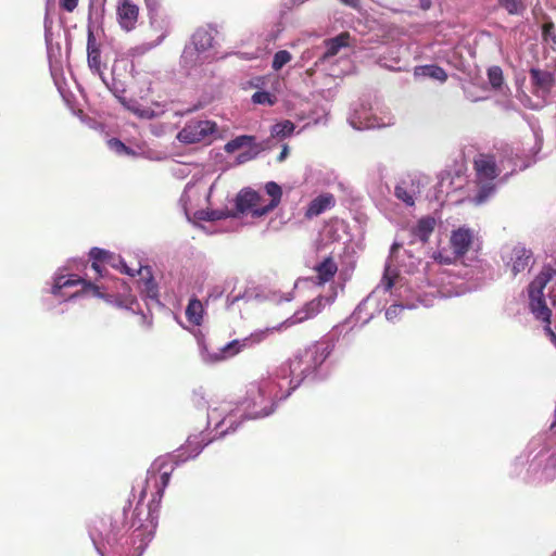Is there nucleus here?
Returning <instances> with one entry per match:
<instances>
[{
    "label": "nucleus",
    "mask_w": 556,
    "mask_h": 556,
    "mask_svg": "<svg viewBox=\"0 0 556 556\" xmlns=\"http://www.w3.org/2000/svg\"><path fill=\"white\" fill-rule=\"evenodd\" d=\"M174 471L173 460L168 459H156L147 472V478L142 484L139 493L138 504L132 511V519L130 528H135L134 534L137 536L142 535L143 520L140 518L141 511L139 505L143 502L147 496L148 489L152 485L154 492L152 493V500L148 506V517L153 518V514L159 507V504L163 497L164 491L169 483L170 476Z\"/></svg>",
    "instance_id": "nucleus-1"
},
{
    "label": "nucleus",
    "mask_w": 556,
    "mask_h": 556,
    "mask_svg": "<svg viewBox=\"0 0 556 556\" xmlns=\"http://www.w3.org/2000/svg\"><path fill=\"white\" fill-rule=\"evenodd\" d=\"M556 275L552 265H544L539 275L529 285L530 309L536 319L545 323L544 331L556 345V333L551 328L552 307H556V285L548 289L547 299L544 289Z\"/></svg>",
    "instance_id": "nucleus-2"
},
{
    "label": "nucleus",
    "mask_w": 556,
    "mask_h": 556,
    "mask_svg": "<svg viewBox=\"0 0 556 556\" xmlns=\"http://www.w3.org/2000/svg\"><path fill=\"white\" fill-rule=\"evenodd\" d=\"M265 191L271 198L268 203L262 194L251 188L240 190L235 200L237 214L231 216L250 214L252 217L258 218L275 210L282 198L281 187L275 181H268L265 185Z\"/></svg>",
    "instance_id": "nucleus-3"
},
{
    "label": "nucleus",
    "mask_w": 556,
    "mask_h": 556,
    "mask_svg": "<svg viewBox=\"0 0 556 556\" xmlns=\"http://www.w3.org/2000/svg\"><path fill=\"white\" fill-rule=\"evenodd\" d=\"M502 161L493 153H478L472 162L478 191L473 198L476 204L484 203L496 190L494 180L500 176Z\"/></svg>",
    "instance_id": "nucleus-4"
},
{
    "label": "nucleus",
    "mask_w": 556,
    "mask_h": 556,
    "mask_svg": "<svg viewBox=\"0 0 556 556\" xmlns=\"http://www.w3.org/2000/svg\"><path fill=\"white\" fill-rule=\"evenodd\" d=\"M331 351L332 346L329 342H315L292 361L291 367L293 370L299 369L303 375H308L315 371L327 359Z\"/></svg>",
    "instance_id": "nucleus-5"
},
{
    "label": "nucleus",
    "mask_w": 556,
    "mask_h": 556,
    "mask_svg": "<svg viewBox=\"0 0 556 556\" xmlns=\"http://www.w3.org/2000/svg\"><path fill=\"white\" fill-rule=\"evenodd\" d=\"M217 125L212 121L192 119L178 132L177 139L186 144L199 143L215 134Z\"/></svg>",
    "instance_id": "nucleus-6"
},
{
    "label": "nucleus",
    "mask_w": 556,
    "mask_h": 556,
    "mask_svg": "<svg viewBox=\"0 0 556 556\" xmlns=\"http://www.w3.org/2000/svg\"><path fill=\"white\" fill-rule=\"evenodd\" d=\"M77 285H81L83 288L79 292L74 293L72 296H77L79 294H91L97 298H104V293L101 291L100 286L83 279L76 275L58 277L52 287V293L54 295H59L62 289Z\"/></svg>",
    "instance_id": "nucleus-7"
},
{
    "label": "nucleus",
    "mask_w": 556,
    "mask_h": 556,
    "mask_svg": "<svg viewBox=\"0 0 556 556\" xmlns=\"http://www.w3.org/2000/svg\"><path fill=\"white\" fill-rule=\"evenodd\" d=\"M275 331H279V328H266L264 330L255 331L241 340H232L220 350L223 358L232 357L245 349H251L254 345L260 344Z\"/></svg>",
    "instance_id": "nucleus-8"
},
{
    "label": "nucleus",
    "mask_w": 556,
    "mask_h": 556,
    "mask_svg": "<svg viewBox=\"0 0 556 556\" xmlns=\"http://www.w3.org/2000/svg\"><path fill=\"white\" fill-rule=\"evenodd\" d=\"M115 11L117 24L123 30L128 33L136 28L140 10L132 0H117Z\"/></svg>",
    "instance_id": "nucleus-9"
},
{
    "label": "nucleus",
    "mask_w": 556,
    "mask_h": 556,
    "mask_svg": "<svg viewBox=\"0 0 556 556\" xmlns=\"http://www.w3.org/2000/svg\"><path fill=\"white\" fill-rule=\"evenodd\" d=\"M323 302V296H317L313 299L312 301L307 302L301 309L296 311L290 318L286 319L276 328H279L280 330L283 327H290L315 317L317 314L321 312V308L324 306Z\"/></svg>",
    "instance_id": "nucleus-10"
},
{
    "label": "nucleus",
    "mask_w": 556,
    "mask_h": 556,
    "mask_svg": "<svg viewBox=\"0 0 556 556\" xmlns=\"http://www.w3.org/2000/svg\"><path fill=\"white\" fill-rule=\"evenodd\" d=\"M420 194V181L417 178L402 179L394 188V195L406 206H414Z\"/></svg>",
    "instance_id": "nucleus-11"
},
{
    "label": "nucleus",
    "mask_w": 556,
    "mask_h": 556,
    "mask_svg": "<svg viewBox=\"0 0 556 556\" xmlns=\"http://www.w3.org/2000/svg\"><path fill=\"white\" fill-rule=\"evenodd\" d=\"M473 235L470 229L460 227L452 232L450 243L456 256L465 255L471 243Z\"/></svg>",
    "instance_id": "nucleus-12"
},
{
    "label": "nucleus",
    "mask_w": 556,
    "mask_h": 556,
    "mask_svg": "<svg viewBox=\"0 0 556 556\" xmlns=\"http://www.w3.org/2000/svg\"><path fill=\"white\" fill-rule=\"evenodd\" d=\"M334 205L336 198L332 193H321L309 202L304 216L307 219H312L313 217H316L323 214L324 212L332 208Z\"/></svg>",
    "instance_id": "nucleus-13"
},
{
    "label": "nucleus",
    "mask_w": 556,
    "mask_h": 556,
    "mask_svg": "<svg viewBox=\"0 0 556 556\" xmlns=\"http://www.w3.org/2000/svg\"><path fill=\"white\" fill-rule=\"evenodd\" d=\"M138 275L141 276V293L144 294L147 299L152 301L159 300V287L155 282L151 268L149 266H139L137 269Z\"/></svg>",
    "instance_id": "nucleus-14"
},
{
    "label": "nucleus",
    "mask_w": 556,
    "mask_h": 556,
    "mask_svg": "<svg viewBox=\"0 0 556 556\" xmlns=\"http://www.w3.org/2000/svg\"><path fill=\"white\" fill-rule=\"evenodd\" d=\"M317 283L323 286L333 279L338 271V265L333 257L328 256L315 266Z\"/></svg>",
    "instance_id": "nucleus-15"
},
{
    "label": "nucleus",
    "mask_w": 556,
    "mask_h": 556,
    "mask_svg": "<svg viewBox=\"0 0 556 556\" xmlns=\"http://www.w3.org/2000/svg\"><path fill=\"white\" fill-rule=\"evenodd\" d=\"M435 227V219L431 216L421 217L412 228V235L422 243L428 242Z\"/></svg>",
    "instance_id": "nucleus-16"
},
{
    "label": "nucleus",
    "mask_w": 556,
    "mask_h": 556,
    "mask_svg": "<svg viewBox=\"0 0 556 556\" xmlns=\"http://www.w3.org/2000/svg\"><path fill=\"white\" fill-rule=\"evenodd\" d=\"M350 34L344 31L339 34L338 36L325 40L326 51L323 55L324 60L330 59L339 53L341 48H345L349 46Z\"/></svg>",
    "instance_id": "nucleus-17"
},
{
    "label": "nucleus",
    "mask_w": 556,
    "mask_h": 556,
    "mask_svg": "<svg viewBox=\"0 0 556 556\" xmlns=\"http://www.w3.org/2000/svg\"><path fill=\"white\" fill-rule=\"evenodd\" d=\"M87 52H88V65L91 70L96 72L101 71V52L99 47L97 46L96 38L93 31L91 29L88 30V40H87Z\"/></svg>",
    "instance_id": "nucleus-18"
},
{
    "label": "nucleus",
    "mask_w": 556,
    "mask_h": 556,
    "mask_svg": "<svg viewBox=\"0 0 556 556\" xmlns=\"http://www.w3.org/2000/svg\"><path fill=\"white\" fill-rule=\"evenodd\" d=\"M530 78H531L532 84L536 88H539L545 92L549 91L554 85V77L547 71L531 68L530 70Z\"/></svg>",
    "instance_id": "nucleus-19"
},
{
    "label": "nucleus",
    "mask_w": 556,
    "mask_h": 556,
    "mask_svg": "<svg viewBox=\"0 0 556 556\" xmlns=\"http://www.w3.org/2000/svg\"><path fill=\"white\" fill-rule=\"evenodd\" d=\"M213 41L214 37L211 30L203 27L198 28L192 35L194 50L199 52L208 50L213 46Z\"/></svg>",
    "instance_id": "nucleus-20"
},
{
    "label": "nucleus",
    "mask_w": 556,
    "mask_h": 556,
    "mask_svg": "<svg viewBox=\"0 0 556 556\" xmlns=\"http://www.w3.org/2000/svg\"><path fill=\"white\" fill-rule=\"evenodd\" d=\"M531 252L525 248L515 249L511 257L513 262V273L517 275L523 271L530 263Z\"/></svg>",
    "instance_id": "nucleus-21"
},
{
    "label": "nucleus",
    "mask_w": 556,
    "mask_h": 556,
    "mask_svg": "<svg viewBox=\"0 0 556 556\" xmlns=\"http://www.w3.org/2000/svg\"><path fill=\"white\" fill-rule=\"evenodd\" d=\"M203 313L204 308L201 301L195 298L190 299L186 308V317L188 321L194 326H200L203 321Z\"/></svg>",
    "instance_id": "nucleus-22"
},
{
    "label": "nucleus",
    "mask_w": 556,
    "mask_h": 556,
    "mask_svg": "<svg viewBox=\"0 0 556 556\" xmlns=\"http://www.w3.org/2000/svg\"><path fill=\"white\" fill-rule=\"evenodd\" d=\"M415 74L427 76V77L437 79L441 83H444L447 79L446 72L441 66L435 65V64H429V65L416 67Z\"/></svg>",
    "instance_id": "nucleus-23"
},
{
    "label": "nucleus",
    "mask_w": 556,
    "mask_h": 556,
    "mask_svg": "<svg viewBox=\"0 0 556 556\" xmlns=\"http://www.w3.org/2000/svg\"><path fill=\"white\" fill-rule=\"evenodd\" d=\"M255 137L242 135L238 136L235 139L228 141L225 144V151L228 153H233L242 147L249 146L252 147L254 144Z\"/></svg>",
    "instance_id": "nucleus-24"
},
{
    "label": "nucleus",
    "mask_w": 556,
    "mask_h": 556,
    "mask_svg": "<svg viewBox=\"0 0 556 556\" xmlns=\"http://www.w3.org/2000/svg\"><path fill=\"white\" fill-rule=\"evenodd\" d=\"M294 128H295L294 124L291 121L286 119L283 122L277 123L273 126L271 135L274 137L283 139V138L291 136L294 131Z\"/></svg>",
    "instance_id": "nucleus-25"
},
{
    "label": "nucleus",
    "mask_w": 556,
    "mask_h": 556,
    "mask_svg": "<svg viewBox=\"0 0 556 556\" xmlns=\"http://www.w3.org/2000/svg\"><path fill=\"white\" fill-rule=\"evenodd\" d=\"M497 2L510 15L522 14V12L526 10L522 0H497Z\"/></svg>",
    "instance_id": "nucleus-26"
},
{
    "label": "nucleus",
    "mask_w": 556,
    "mask_h": 556,
    "mask_svg": "<svg viewBox=\"0 0 556 556\" xmlns=\"http://www.w3.org/2000/svg\"><path fill=\"white\" fill-rule=\"evenodd\" d=\"M292 59V55L287 50H279L275 53L273 59V68L275 71L281 70L287 63H289Z\"/></svg>",
    "instance_id": "nucleus-27"
},
{
    "label": "nucleus",
    "mask_w": 556,
    "mask_h": 556,
    "mask_svg": "<svg viewBox=\"0 0 556 556\" xmlns=\"http://www.w3.org/2000/svg\"><path fill=\"white\" fill-rule=\"evenodd\" d=\"M252 101L256 104L274 105L277 98L267 91H256L252 96Z\"/></svg>",
    "instance_id": "nucleus-28"
},
{
    "label": "nucleus",
    "mask_w": 556,
    "mask_h": 556,
    "mask_svg": "<svg viewBox=\"0 0 556 556\" xmlns=\"http://www.w3.org/2000/svg\"><path fill=\"white\" fill-rule=\"evenodd\" d=\"M489 81L494 88H500L503 84V72L501 67L493 66L488 71Z\"/></svg>",
    "instance_id": "nucleus-29"
},
{
    "label": "nucleus",
    "mask_w": 556,
    "mask_h": 556,
    "mask_svg": "<svg viewBox=\"0 0 556 556\" xmlns=\"http://www.w3.org/2000/svg\"><path fill=\"white\" fill-rule=\"evenodd\" d=\"M89 255H90L92 262L104 263V264H106L108 258H113V253H111L106 250L100 249V248H92L90 250Z\"/></svg>",
    "instance_id": "nucleus-30"
},
{
    "label": "nucleus",
    "mask_w": 556,
    "mask_h": 556,
    "mask_svg": "<svg viewBox=\"0 0 556 556\" xmlns=\"http://www.w3.org/2000/svg\"><path fill=\"white\" fill-rule=\"evenodd\" d=\"M195 444V447L193 450V454H189L188 456H185V453L181 451L178 455H177V458H179L181 462H185L189 458H192V457H195L202 450V446L200 445V443L197 441V438H194V440H192L191 438L188 439L187 441V448L190 447L192 444Z\"/></svg>",
    "instance_id": "nucleus-31"
},
{
    "label": "nucleus",
    "mask_w": 556,
    "mask_h": 556,
    "mask_svg": "<svg viewBox=\"0 0 556 556\" xmlns=\"http://www.w3.org/2000/svg\"><path fill=\"white\" fill-rule=\"evenodd\" d=\"M542 36L544 40L551 39L556 43L555 25L553 22L544 23L542 26Z\"/></svg>",
    "instance_id": "nucleus-32"
},
{
    "label": "nucleus",
    "mask_w": 556,
    "mask_h": 556,
    "mask_svg": "<svg viewBox=\"0 0 556 556\" xmlns=\"http://www.w3.org/2000/svg\"><path fill=\"white\" fill-rule=\"evenodd\" d=\"M252 149L249 150V151H245V152H242L240 153L238 156H237V161L238 163H244L247 161H251L253 159L256 157V155L258 154L260 152V149L257 146L253 144L251 147Z\"/></svg>",
    "instance_id": "nucleus-33"
},
{
    "label": "nucleus",
    "mask_w": 556,
    "mask_h": 556,
    "mask_svg": "<svg viewBox=\"0 0 556 556\" xmlns=\"http://www.w3.org/2000/svg\"><path fill=\"white\" fill-rule=\"evenodd\" d=\"M404 309L403 305L393 304L387 308L386 317L388 320H394Z\"/></svg>",
    "instance_id": "nucleus-34"
},
{
    "label": "nucleus",
    "mask_w": 556,
    "mask_h": 556,
    "mask_svg": "<svg viewBox=\"0 0 556 556\" xmlns=\"http://www.w3.org/2000/svg\"><path fill=\"white\" fill-rule=\"evenodd\" d=\"M79 0H59L60 7L66 12H73L77 5Z\"/></svg>",
    "instance_id": "nucleus-35"
},
{
    "label": "nucleus",
    "mask_w": 556,
    "mask_h": 556,
    "mask_svg": "<svg viewBox=\"0 0 556 556\" xmlns=\"http://www.w3.org/2000/svg\"><path fill=\"white\" fill-rule=\"evenodd\" d=\"M110 146L114 148L117 152L130 153V149L118 139H111Z\"/></svg>",
    "instance_id": "nucleus-36"
},
{
    "label": "nucleus",
    "mask_w": 556,
    "mask_h": 556,
    "mask_svg": "<svg viewBox=\"0 0 556 556\" xmlns=\"http://www.w3.org/2000/svg\"><path fill=\"white\" fill-rule=\"evenodd\" d=\"M274 412V403H270L269 406L263 407L260 412H255L253 418H262L270 415Z\"/></svg>",
    "instance_id": "nucleus-37"
},
{
    "label": "nucleus",
    "mask_w": 556,
    "mask_h": 556,
    "mask_svg": "<svg viewBox=\"0 0 556 556\" xmlns=\"http://www.w3.org/2000/svg\"><path fill=\"white\" fill-rule=\"evenodd\" d=\"M121 273L123 274H126L128 276H136L138 273H137V269H132L130 267L127 266V264L124 262V260H122V264H119V268H117Z\"/></svg>",
    "instance_id": "nucleus-38"
},
{
    "label": "nucleus",
    "mask_w": 556,
    "mask_h": 556,
    "mask_svg": "<svg viewBox=\"0 0 556 556\" xmlns=\"http://www.w3.org/2000/svg\"><path fill=\"white\" fill-rule=\"evenodd\" d=\"M106 264L117 269L119 268V264H122V258L113 254V258H108Z\"/></svg>",
    "instance_id": "nucleus-39"
},
{
    "label": "nucleus",
    "mask_w": 556,
    "mask_h": 556,
    "mask_svg": "<svg viewBox=\"0 0 556 556\" xmlns=\"http://www.w3.org/2000/svg\"><path fill=\"white\" fill-rule=\"evenodd\" d=\"M103 263L92 262L91 268L97 273L98 276H103L104 267L102 265Z\"/></svg>",
    "instance_id": "nucleus-40"
},
{
    "label": "nucleus",
    "mask_w": 556,
    "mask_h": 556,
    "mask_svg": "<svg viewBox=\"0 0 556 556\" xmlns=\"http://www.w3.org/2000/svg\"><path fill=\"white\" fill-rule=\"evenodd\" d=\"M382 283H383V286H384L386 291L391 290V289H392V287H393V285H394V282H393L392 278H391V277H388V276H384V277L382 278Z\"/></svg>",
    "instance_id": "nucleus-41"
},
{
    "label": "nucleus",
    "mask_w": 556,
    "mask_h": 556,
    "mask_svg": "<svg viewBox=\"0 0 556 556\" xmlns=\"http://www.w3.org/2000/svg\"><path fill=\"white\" fill-rule=\"evenodd\" d=\"M345 5H349L353 9H358L361 7V0H340Z\"/></svg>",
    "instance_id": "nucleus-42"
},
{
    "label": "nucleus",
    "mask_w": 556,
    "mask_h": 556,
    "mask_svg": "<svg viewBox=\"0 0 556 556\" xmlns=\"http://www.w3.org/2000/svg\"><path fill=\"white\" fill-rule=\"evenodd\" d=\"M288 154H289V148H288L287 144H285L282 147V150H281L280 154L277 157V161L278 162H282L287 157Z\"/></svg>",
    "instance_id": "nucleus-43"
},
{
    "label": "nucleus",
    "mask_w": 556,
    "mask_h": 556,
    "mask_svg": "<svg viewBox=\"0 0 556 556\" xmlns=\"http://www.w3.org/2000/svg\"><path fill=\"white\" fill-rule=\"evenodd\" d=\"M167 31L162 33L157 39L150 46V48L156 47L163 42V40L166 38Z\"/></svg>",
    "instance_id": "nucleus-44"
},
{
    "label": "nucleus",
    "mask_w": 556,
    "mask_h": 556,
    "mask_svg": "<svg viewBox=\"0 0 556 556\" xmlns=\"http://www.w3.org/2000/svg\"><path fill=\"white\" fill-rule=\"evenodd\" d=\"M138 114H139V116H141V117H150V116H151V114L149 113V111H148V110L141 111V112H139Z\"/></svg>",
    "instance_id": "nucleus-45"
},
{
    "label": "nucleus",
    "mask_w": 556,
    "mask_h": 556,
    "mask_svg": "<svg viewBox=\"0 0 556 556\" xmlns=\"http://www.w3.org/2000/svg\"><path fill=\"white\" fill-rule=\"evenodd\" d=\"M238 299H239V296H235V298H232V299H230V296H228V298H227V302H228L229 304H233Z\"/></svg>",
    "instance_id": "nucleus-46"
},
{
    "label": "nucleus",
    "mask_w": 556,
    "mask_h": 556,
    "mask_svg": "<svg viewBox=\"0 0 556 556\" xmlns=\"http://www.w3.org/2000/svg\"><path fill=\"white\" fill-rule=\"evenodd\" d=\"M400 248H401V244L395 242V243H393V245H392V251H395V250H397V249H400Z\"/></svg>",
    "instance_id": "nucleus-47"
},
{
    "label": "nucleus",
    "mask_w": 556,
    "mask_h": 556,
    "mask_svg": "<svg viewBox=\"0 0 556 556\" xmlns=\"http://www.w3.org/2000/svg\"><path fill=\"white\" fill-rule=\"evenodd\" d=\"M554 416H555V421L553 422V427L556 426V402H555Z\"/></svg>",
    "instance_id": "nucleus-48"
},
{
    "label": "nucleus",
    "mask_w": 556,
    "mask_h": 556,
    "mask_svg": "<svg viewBox=\"0 0 556 556\" xmlns=\"http://www.w3.org/2000/svg\"><path fill=\"white\" fill-rule=\"evenodd\" d=\"M45 27L48 28V15L45 18Z\"/></svg>",
    "instance_id": "nucleus-49"
},
{
    "label": "nucleus",
    "mask_w": 556,
    "mask_h": 556,
    "mask_svg": "<svg viewBox=\"0 0 556 556\" xmlns=\"http://www.w3.org/2000/svg\"><path fill=\"white\" fill-rule=\"evenodd\" d=\"M429 8V3L427 5L422 4V9Z\"/></svg>",
    "instance_id": "nucleus-50"
},
{
    "label": "nucleus",
    "mask_w": 556,
    "mask_h": 556,
    "mask_svg": "<svg viewBox=\"0 0 556 556\" xmlns=\"http://www.w3.org/2000/svg\"><path fill=\"white\" fill-rule=\"evenodd\" d=\"M189 53H191V52H190L189 50H186V51H185V56H186L187 54H189Z\"/></svg>",
    "instance_id": "nucleus-51"
},
{
    "label": "nucleus",
    "mask_w": 556,
    "mask_h": 556,
    "mask_svg": "<svg viewBox=\"0 0 556 556\" xmlns=\"http://www.w3.org/2000/svg\"><path fill=\"white\" fill-rule=\"evenodd\" d=\"M553 556H556V552L554 553V555H553Z\"/></svg>",
    "instance_id": "nucleus-52"
},
{
    "label": "nucleus",
    "mask_w": 556,
    "mask_h": 556,
    "mask_svg": "<svg viewBox=\"0 0 556 556\" xmlns=\"http://www.w3.org/2000/svg\"><path fill=\"white\" fill-rule=\"evenodd\" d=\"M103 2H106V0H103Z\"/></svg>",
    "instance_id": "nucleus-53"
}]
</instances>
